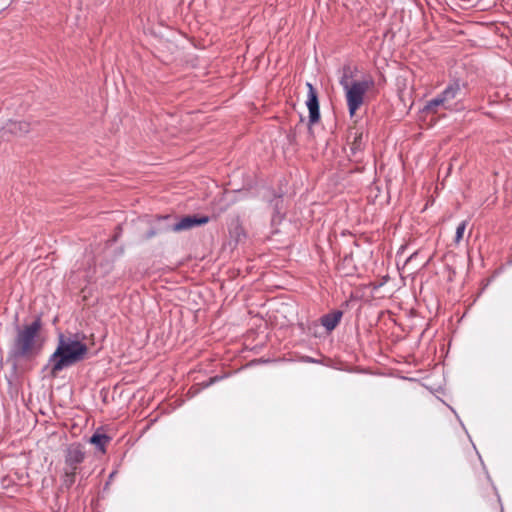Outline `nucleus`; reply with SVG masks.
<instances>
[{"instance_id": "f257e3e1", "label": "nucleus", "mask_w": 512, "mask_h": 512, "mask_svg": "<svg viewBox=\"0 0 512 512\" xmlns=\"http://www.w3.org/2000/svg\"><path fill=\"white\" fill-rule=\"evenodd\" d=\"M40 328L39 320L17 328L16 336L9 349L10 360L16 364L20 360H30L40 353L42 349L39 338Z\"/></svg>"}, {"instance_id": "f03ea898", "label": "nucleus", "mask_w": 512, "mask_h": 512, "mask_svg": "<svg viewBox=\"0 0 512 512\" xmlns=\"http://www.w3.org/2000/svg\"><path fill=\"white\" fill-rule=\"evenodd\" d=\"M88 352V347L77 336L60 334L58 345L50 356L51 373L56 376L61 370L82 361Z\"/></svg>"}, {"instance_id": "7ed1b4c3", "label": "nucleus", "mask_w": 512, "mask_h": 512, "mask_svg": "<svg viewBox=\"0 0 512 512\" xmlns=\"http://www.w3.org/2000/svg\"><path fill=\"white\" fill-rule=\"evenodd\" d=\"M340 85L345 92L348 111L352 117L363 105L367 92L374 86V81L370 77L361 80H350L345 74L340 79Z\"/></svg>"}, {"instance_id": "20e7f679", "label": "nucleus", "mask_w": 512, "mask_h": 512, "mask_svg": "<svg viewBox=\"0 0 512 512\" xmlns=\"http://www.w3.org/2000/svg\"><path fill=\"white\" fill-rule=\"evenodd\" d=\"M459 92V83L455 82L448 85L440 95L427 102L424 107V111L434 114L437 112V108L440 106L445 109L452 110L454 108L453 100L456 99Z\"/></svg>"}, {"instance_id": "39448f33", "label": "nucleus", "mask_w": 512, "mask_h": 512, "mask_svg": "<svg viewBox=\"0 0 512 512\" xmlns=\"http://www.w3.org/2000/svg\"><path fill=\"white\" fill-rule=\"evenodd\" d=\"M85 452L80 444L70 445L65 454V465L67 469L76 470L78 465L84 461Z\"/></svg>"}, {"instance_id": "423d86ee", "label": "nucleus", "mask_w": 512, "mask_h": 512, "mask_svg": "<svg viewBox=\"0 0 512 512\" xmlns=\"http://www.w3.org/2000/svg\"><path fill=\"white\" fill-rule=\"evenodd\" d=\"M209 222L208 216H197V215H188L181 218L178 222H176L172 226V230L174 232H180L184 230L192 229L196 226L205 225Z\"/></svg>"}, {"instance_id": "0eeeda50", "label": "nucleus", "mask_w": 512, "mask_h": 512, "mask_svg": "<svg viewBox=\"0 0 512 512\" xmlns=\"http://www.w3.org/2000/svg\"><path fill=\"white\" fill-rule=\"evenodd\" d=\"M306 86L308 88L306 105L309 110V122L314 124L320 119L318 96L311 83H307Z\"/></svg>"}, {"instance_id": "6e6552de", "label": "nucleus", "mask_w": 512, "mask_h": 512, "mask_svg": "<svg viewBox=\"0 0 512 512\" xmlns=\"http://www.w3.org/2000/svg\"><path fill=\"white\" fill-rule=\"evenodd\" d=\"M348 138L351 140L350 149L352 155H356L358 152L362 151L366 143V136L362 130L358 128L351 130Z\"/></svg>"}, {"instance_id": "1a4fd4ad", "label": "nucleus", "mask_w": 512, "mask_h": 512, "mask_svg": "<svg viewBox=\"0 0 512 512\" xmlns=\"http://www.w3.org/2000/svg\"><path fill=\"white\" fill-rule=\"evenodd\" d=\"M3 131L14 135H22L29 131V124L24 121H10L3 128Z\"/></svg>"}, {"instance_id": "9d476101", "label": "nucleus", "mask_w": 512, "mask_h": 512, "mask_svg": "<svg viewBox=\"0 0 512 512\" xmlns=\"http://www.w3.org/2000/svg\"><path fill=\"white\" fill-rule=\"evenodd\" d=\"M341 317H342V312L337 311V312L323 316L321 323L328 331H332L340 322Z\"/></svg>"}, {"instance_id": "9b49d317", "label": "nucleus", "mask_w": 512, "mask_h": 512, "mask_svg": "<svg viewBox=\"0 0 512 512\" xmlns=\"http://www.w3.org/2000/svg\"><path fill=\"white\" fill-rule=\"evenodd\" d=\"M111 438L103 433L96 432L90 438V443L95 445L100 451L104 452L106 445L110 442Z\"/></svg>"}, {"instance_id": "f8f14e48", "label": "nucleus", "mask_w": 512, "mask_h": 512, "mask_svg": "<svg viewBox=\"0 0 512 512\" xmlns=\"http://www.w3.org/2000/svg\"><path fill=\"white\" fill-rule=\"evenodd\" d=\"M75 474H76V470H71V469L65 468L63 484L66 487L69 488V487H71L74 484V482H75Z\"/></svg>"}, {"instance_id": "ddd939ff", "label": "nucleus", "mask_w": 512, "mask_h": 512, "mask_svg": "<svg viewBox=\"0 0 512 512\" xmlns=\"http://www.w3.org/2000/svg\"><path fill=\"white\" fill-rule=\"evenodd\" d=\"M467 221H462L456 228L455 243L458 244L462 239L466 230Z\"/></svg>"}]
</instances>
